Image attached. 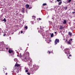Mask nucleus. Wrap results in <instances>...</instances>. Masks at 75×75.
Returning a JSON list of instances; mask_svg holds the SVG:
<instances>
[{
	"label": "nucleus",
	"mask_w": 75,
	"mask_h": 75,
	"mask_svg": "<svg viewBox=\"0 0 75 75\" xmlns=\"http://www.w3.org/2000/svg\"><path fill=\"white\" fill-rule=\"evenodd\" d=\"M59 42V39H56L54 41V43H55V45H56V44H57V42L58 43Z\"/></svg>",
	"instance_id": "obj_1"
},
{
	"label": "nucleus",
	"mask_w": 75,
	"mask_h": 75,
	"mask_svg": "<svg viewBox=\"0 0 75 75\" xmlns=\"http://www.w3.org/2000/svg\"><path fill=\"white\" fill-rule=\"evenodd\" d=\"M8 52L9 53H11V52H13V50H11V49H9V50Z\"/></svg>",
	"instance_id": "obj_2"
},
{
	"label": "nucleus",
	"mask_w": 75,
	"mask_h": 75,
	"mask_svg": "<svg viewBox=\"0 0 75 75\" xmlns=\"http://www.w3.org/2000/svg\"><path fill=\"white\" fill-rule=\"evenodd\" d=\"M67 23V21L66 20H64L63 22V24H66Z\"/></svg>",
	"instance_id": "obj_3"
},
{
	"label": "nucleus",
	"mask_w": 75,
	"mask_h": 75,
	"mask_svg": "<svg viewBox=\"0 0 75 75\" xmlns=\"http://www.w3.org/2000/svg\"><path fill=\"white\" fill-rule=\"evenodd\" d=\"M19 66H20V64H17L16 62V64H15V67H19Z\"/></svg>",
	"instance_id": "obj_4"
},
{
	"label": "nucleus",
	"mask_w": 75,
	"mask_h": 75,
	"mask_svg": "<svg viewBox=\"0 0 75 75\" xmlns=\"http://www.w3.org/2000/svg\"><path fill=\"white\" fill-rule=\"evenodd\" d=\"M50 35L51 37H53V36H54V34L53 33H50Z\"/></svg>",
	"instance_id": "obj_5"
},
{
	"label": "nucleus",
	"mask_w": 75,
	"mask_h": 75,
	"mask_svg": "<svg viewBox=\"0 0 75 75\" xmlns=\"http://www.w3.org/2000/svg\"><path fill=\"white\" fill-rule=\"evenodd\" d=\"M2 21H4V22H6V19L5 18L2 20Z\"/></svg>",
	"instance_id": "obj_6"
},
{
	"label": "nucleus",
	"mask_w": 75,
	"mask_h": 75,
	"mask_svg": "<svg viewBox=\"0 0 75 75\" xmlns=\"http://www.w3.org/2000/svg\"><path fill=\"white\" fill-rule=\"evenodd\" d=\"M62 1H60V2H59L58 3V5H61V4H62Z\"/></svg>",
	"instance_id": "obj_7"
},
{
	"label": "nucleus",
	"mask_w": 75,
	"mask_h": 75,
	"mask_svg": "<svg viewBox=\"0 0 75 75\" xmlns=\"http://www.w3.org/2000/svg\"><path fill=\"white\" fill-rule=\"evenodd\" d=\"M29 7V5L27 4L26 5V8H28V7Z\"/></svg>",
	"instance_id": "obj_8"
},
{
	"label": "nucleus",
	"mask_w": 75,
	"mask_h": 75,
	"mask_svg": "<svg viewBox=\"0 0 75 75\" xmlns=\"http://www.w3.org/2000/svg\"><path fill=\"white\" fill-rule=\"evenodd\" d=\"M24 10H25V9H24V8H23V10H22V12H23V13H24V12H25Z\"/></svg>",
	"instance_id": "obj_9"
},
{
	"label": "nucleus",
	"mask_w": 75,
	"mask_h": 75,
	"mask_svg": "<svg viewBox=\"0 0 75 75\" xmlns=\"http://www.w3.org/2000/svg\"><path fill=\"white\" fill-rule=\"evenodd\" d=\"M69 35H72V33L70 32H69Z\"/></svg>",
	"instance_id": "obj_10"
},
{
	"label": "nucleus",
	"mask_w": 75,
	"mask_h": 75,
	"mask_svg": "<svg viewBox=\"0 0 75 75\" xmlns=\"http://www.w3.org/2000/svg\"><path fill=\"white\" fill-rule=\"evenodd\" d=\"M67 43L68 44H71V43H70V42L68 41L67 42Z\"/></svg>",
	"instance_id": "obj_11"
},
{
	"label": "nucleus",
	"mask_w": 75,
	"mask_h": 75,
	"mask_svg": "<svg viewBox=\"0 0 75 75\" xmlns=\"http://www.w3.org/2000/svg\"><path fill=\"white\" fill-rule=\"evenodd\" d=\"M68 8L67 7H64V9H65V10H67V8Z\"/></svg>",
	"instance_id": "obj_12"
},
{
	"label": "nucleus",
	"mask_w": 75,
	"mask_h": 75,
	"mask_svg": "<svg viewBox=\"0 0 75 75\" xmlns=\"http://www.w3.org/2000/svg\"><path fill=\"white\" fill-rule=\"evenodd\" d=\"M69 42H72V39H71L70 40H69Z\"/></svg>",
	"instance_id": "obj_13"
},
{
	"label": "nucleus",
	"mask_w": 75,
	"mask_h": 75,
	"mask_svg": "<svg viewBox=\"0 0 75 75\" xmlns=\"http://www.w3.org/2000/svg\"><path fill=\"white\" fill-rule=\"evenodd\" d=\"M71 0H69V1H68V2L69 3L71 2Z\"/></svg>",
	"instance_id": "obj_14"
},
{
	"label": "nucleus",
	"mask_w": 75,
	"mask_h": 75,
	"mask_svg": "<svg viewBox=\"0 0 75 75\" xmlns=\"http://www.w3.org/2000/svg\"><path fill=\"white\" fill-rule=\"evenodd\" d=\"M14 61H17V59H14Z\"/></svg>",
	"instance_id": "obj_15"
},
{
	"label": "nucleus",
	"mask_w": 75,
	"mask_h": 75,
	"mask_svg": "<svg viewBox=\"0 0 75 75\" xmlns=\"http://www.w3.org/2000/svg\"><path fill=\"white\" fill-rule=\"evenodd\" d=\"M25 28H26V29H27V26H26L25 27Z\"/></svg>",
	"instance_id": "obj_16"
},
{
	"label": "nucleus",
	"mask_w": 75,
	"mask_h": 75,
	"mask_svg": "<svg viewBox=\"0 0 75 75\" xmlns=\"http://www.w3.org/2000/svg\"><path fill=\"white\" fill-rule=\"evenodd\" d=\"M46 5V4H43V6H45Z\"/></svg>",
	"instance_id": "obj_17"
},
{
	"label": "nucleus",
	"mask_w": 75,
	"mask_h": 75,
	"mask_svg": "<svg viewBox=\"0 0 75 75\" xmlns=\"http://www.w3.org/2000/svg\"><path fill=\"white\" fill-rule=\"evenodd\" d=\"M68 49H67L65 50V51H68Z\"/></svg>",
	"instance_id": "obj_18"
},
{
	"label": "nucleus",
	"mask_w": 75,
	"mask_h": 75,
	"mask_svg": "<svg viewBox=\"0 0 75 75\" xmlns=\"http://www.w3.org/2000/svg\"><path fill=\"white\" fill-rule=\"evenodd\" d=\"M28 70H26L25 71L26 72H28Z\"/></svg>",
	"instance_id": "obj_19"
},
{
	"label": "nucleus",
	"mask_w": 75,
	"mask_h": 75,
	"mask_svg": "<svg viewBox=\"0 0 75 75\" xmlns=\"http://www.w3.org/2000/svg\"><path fill=\"white\" fill-rule=\"evenodd\" d=\"M61 0H57V1L58 2H59V1H61Z\"/></svg>",
	"instance_id": "obj_20"
},
{
	"label": "nucleus",
	"mask_w": 75,
	"mask_h": 75,
	"mask_svg": "<svg viewBox=\"0 0 75 75\" xmlns=\"http://www.w3.org/2000/svg\"><path fill=\"white\" fill-rule=\"evenodd\" d=\"M27 74H28V75H30V73H27Z\"/></svg>",
	"instance_id": "obj_21"
},
{
	"label": "nucleus",
	"mask_w": 75,
	"mask_h": 75,
	"mask_svg": "<svg viewBox=\"0 0 75 75\" xmlns=\"http://www.w3.org/2000/svg\"><path fill=\"white\" fill-rule=\"evenodd\" d=\"M60 28L61 29H62V27L61 26H60Z\"/></svg>",
	"instance_id": "obj_22"
},
{
	"label": "nucleus",
	"mask_w": 75,
	"mask_h": 75,
	"mask_svg": "<svg viewBox=\"0 0 75 75\" xmlns=\"http://www.w3.org/2000/svg\"><path fill=\"white\" fill-rule=\"evenodd\" d=\"M72 13H73V14H74V13H75V12H72Z\"/></svg>",
	"instance_id": "obj_23"
},
{
	"label": "nucleus",
	"mask_w": 75,
	"mask_h": 75,
	"mask_svg": "<svg viewBox=\"0 0 75 75\" xmlns=\"http://www.w3.org/2000/svg\"><path fill=\"white\" fill-rule=\"evenodd\" d=\"M69 56H70V57H71V56H72V55H71V54H70V55H69Z\"/></svg>",
	"instance_id": "obj_24"
},
{
	"label": "nucleus",
	"mask_w": 75,
	"mask_h": 75,
	"mask_svg": "<svg viewBox=\"0 0 75 75\" xmlns=\"http://www.w3.org/2000/svg\"><path fill=\"white\" fill-rule=\"evenodd\" d=\"M33 17H34V18H35V16H33Z\"/></svg>",
	"instance_id": "obj_25"
},
{
	"label": "nucleus",
	"mask_w": 75,
	"mask_h": 75,
	"mask_svg": "<svg viewBox=\"0 0 75 75\" xmlns=\"http://www.w3.org/2000/svg\"><path fill=\"white\" fill-rule=\"evenodd\" d=\"M49 52V54H50V52L48 51Z\"/></svg>",
	"instance_id": "obj_26"
},
{
	"label": "nucleus",
	"mask_w": 75,
	"mask_h": 75,
	"mask_svg": "<svg viewBox=\"0 0 75 75\" xmlns=\"http://www.w3.org/2000/svg\"><path fill=\"white\" fill-rule=\"evenodd\" d=\"M21 33H23V31H21Z\"/></svg>",
	"instance_id": "obj_27"
},
{
	"label": "nucleus",
	"mask_w": 75,
	"mask_h": 75,
	"mask_svg": "<svg viewBox=\"0 0 75 75\" xmlns=\"http://www.w3.org/2000/svg\"><path fill=\"white\" fill-rule=\"evenodd\" d=\"M54 33H55V34H56L57 33V32H54Z\"/></svg>",
	"instance_id": "obj_28"
},
{
	"label": "nucleus",
	"mask_w": 75,
	"mask_h": 75,
	"mask_svg": "<svg viewBox=\"0 0 75 75\" xmlns=\"http://www.w3.org/2000/svg\"><path fill=\"white\" fill-rule=\"evenodd\" d=\"M39 20H41V18H39Z\"/></svg>",
	"instance_id": "obj_29"
},
{
	"label": "nucleus",
	"mask_w": 75,
	"mask_h": 75,
	"mask_svg": "<svg viewBox=\"0 0 75 75\" xmlns=\"http://www.w3.org/2000/svg\"><path fill=\"white\" fill-rule=\"evenodd\" d=\"M6 74L7 75V73H6Z\"/></svg>",
	"instance_id": "obj_30"
},
{
	"label": "nucleus",
	"mask_w": 75,
	"mask_h": 75,
	"mask_svg": "<svg viewBox=\"0 0 75 75\" xmlns=\"http://www.w3.org/2000/svg\"><path fill=\"white\" fill-rule=\"evenodd\" d=\"M7 50H8V48H6Z\"/></svg>",
	"instance_id": "obj_31"
},
{
	"label": "nucleus",
	"mask_w": 75,
	"mask_h": 75,
	"mask_svg": "<svg viewBox=\"0 0 75 75\" xmlns=\"http://www.w3.org/2000/svg\"><path fill=\"white\" fill-rule=\"evenodd\" d=\"M68 58H69V57H68Z\"/></svg>",
	"instance_id": "obj_32"
},
{
	"label": "nucleus",
	"mask_w": 75,
	"mask_h": 75,
	"mask_svg": "<svg viewBox=\"0 0 75 75\" xmlns=\"http://www.w3.org/2000/svg\"><path fill=\"white\" fill-rule=\"evenodd\" d=\"M74 4H75V3Z\"/></svg>",
	"instance_id": "obj_33"
}]
</instances>
